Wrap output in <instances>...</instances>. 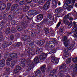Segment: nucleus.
<instances>
[{"label": "nucleus", "mask_w": 77, "mask_h": 77, "mask_svg": "<svg viewBox=\"0 0 77 77\" xmlns=\"http://www.w3.org/2000/svg\"><path fill=\"white\" fill-rule=\"evenodd\" d=\"M61 21H59L58 24H57L56 27H59L60 25V24H61Z\"/></svg>", "instance_id": "69168bd1"}, {"label": "nucleus", "mask_w": 77, "mask_h": 77, "mask_svg": "<svg viewBox=\"0 0 77 77\" xmlns=\"http://www.w3.org/2000/svg\"><path fill=\"white\" fill-rule=\"evenodd\" d=\"M48 21L47 20V18H45L40 23V24H48Z\"/></svg>", "instance_id": "6ab92c4d"}, {"label": "nucleus", "mask_w": 77, "mask_h": 77, "mask_svg": "<svg viewBox=\"0 0 77 77\" xmlns=\"http://www.w3.org/2000/svg\"><path fill=\"white\" fill-rule=\"evenodd\" d=\"M51 60L52 61H53L54 59L55 58V55H52L51 57Z\"/></svg>", "instance_id": "bf43d9fd"}, {"label": "nucleus", "mask_w": 77, "mask_h": 77, "mask_svg": "<svg viewBox=\"0 0 77 77\" xmlns=\"http://www.w3.org/2000/svg\"><path fill=\"white\" fill-rule=\"evenodd\" d=\"M62 40L63 41V44L66 47H67L70 44V39H68V38L66 36H64L62 38Z\"/></svg>", "instance_id": "f03ea898"}, {"label": "nucleus", "mask_w": 77, "mask_h": 77, "mask_svg": "<svg viewBox=\"0 0 77 77\" xmlns=\"http://www.w3.org/2000/svg\"><path fill=\"white\" fill-rule=\"evenodd\" d=\"M72 60L74 63L77 62V57L72 58Z\"/></svg>", "instance_id": "37998d69"}, {"label": "nucleus", "mask_w": 77, "mask_h": 77, "mask_svg": "<svg viewBox=\"0 0 77 77\" xmlns=\"http://www.w3.org/2000/svg\"><path fill=\"white\" fill-rule=\"evenodd\" d=\"M21 24L23 26V27L26 28L27 26V21H23L22 22Z\"/></svg>", "instance_id": "aec40b11"}, {"label": "nucleus", "mask_w": 77, "mask_h": 77, "mask_svg": "<svg viewBox=\"0 0 77 77\" xmlns=\"http://www.w3.org/2000/svg\"><path fill=\"white\" fill-rule=\"evenodd\" d=\"M29 63L30 65L29 68L26 70V71L27 72L30 71V70L32 69L34 67V65H33V63H30V60H29Z\"/></svg>", "instance_id": "0eeeda50"}, {"label": "nucleus", "mask_w": 77, "mask_h": 77, "mask_svg": "<svg viewBox=\"0 0 77 77\" xmlns=\"http://www.w3.org/2000/svg\"><path fill=\"white\" fill-rule=\"evenodd\" d=\"M35 77H41V71L39 69H37L35 71Z\"/></svg>", "instance_id": "20e7f679"}, {"label": "nucleus", "mask_w": 77, "mask_h": 77, "mask_svg": "<svg viewBox=\"0 0 77 77\" xmlns=\"http://www.w3.org/2000/svg\"><path fill=\"white\" fill-rule=\"evenodd\" d=\"M59 58L55 59L53 62L54 64H55V65L57 64V63L59 62Z\"/></svg>", "instance_id": "473e14b6"}, {"label": "nucleus", "mask_w": 77, "mask_h": 77, "mask_svg": "<svg viewBox=\"0 0 77 77\" xmlns=\"http://www.w3.org/2000/svg\"><path fill=\"white\" fill-rule=\"evenodd\" d=\"M66 2L67 4L69 5L71 3V0H66Z\"/></svg>", "instance_id": "4d7b16f0"}, {"label": "nucleus", "mask_w": 77, "mask_h": 77, "mask_svg": "<svg viewBox=\"0 0 77 77\" xmlns=\"http://www.w3.org/2000/svg\"><path fill=\"white\" fill-rule=\"evenodd\" d=\"M17 30H18V31H22V30H23V28L21 27V26H17Z\"/></svg>", "instance_id": "7c9ffc66"}, {"label": "nucleus", "mask_w": 77, "mask_h": 77, "mask_svg": "<svg viewBox=\"0 0 77 77\" xmlns=\"http://www.w3.org/2000/svg\"><path fill=\"white\" fill-rule=\"evenodd\" d=\"M12 44V42H7L6 43H4V44L3 45V48H6V47H8V46H9L10 45H11Z\"/></svg>", "instance_id": "9d476101"}, {"label": "nucleus", "mask_w": 77, "mask_h": 77, "mask_svg": "<svg viewBox=\"0 0 77 77\" xmlns=\"http://www.w3.org/2000/svg\"><path fill=\"white\" fill-rule=\"evenodd\" d=\"M11 23L12 25H15V23H16V22L15 20H13L11 21Z\"/></svg>", "instance_id": "13d9d810"}, {"label": "nucleus", "mask_w": 77, "mask_h": 77, "mask_svg": "<svg viewBox=\"0 0 77 77\" xmlns=\"http://www.w3.org/2000/svg\"><path fill=\"white\" fill-rule=\"evenodd\" d=\"M45 33L47 35L49 33V29L48 28L46 27L45 29Z\"/></svg>", "instance_id": "f704fd0d"}, {"label": "nucleus", "mask_w": 77, "mask_h": 77, "mask_svg": "<svg viewBox=\"0 0 77 77\" xmlns=\"http://www.w3.org/2000/svg\"><path fill=\"white\" fill-rule=\"evenodd\" d=\"M69 23V21L67 19H65V18H63V23L65 25H66L68 24Z\"/></svg>", "instance_id": "393cba45"}, {"label": "nucleus", "mask_w": 77, "mask_h": 77, "mask_svg": "<svg viewBox=\"0 0 77 77\" xmlns=\"http://www.w3.org/2000/svg\"><path fill=\"white\" fill-rule=\"evenodd\" d=\"M68 4H64L63 5V8L64 9H67L68 8Z\"/></svg>", "instance_id": "680f3d73"}, {"label": "nucleus", "mask_w": 77, "mask_h": 77, "mask_svg": "<svg viewBox=\"0 0 77 77\" xmlns=\"http://www.w3.org/2000/svg\"><path fill=\"white\" fill-rule=\"evenodd\" d=\"M71 63V58H69V59H67V62H66V63L68 64Z\"/></svg>", "instance_id": "3c124183"}, {"label": "nucleus", "mask_w": 77, "mask_h": 77, "mask_svg": "<svg viewBox=\"0 0 77 77\" xmlns=\"http://www.w3.org/2000/svg\"><path fill=\"white\" fill-rule=\"evenodd\" d=\"M20 62L24 64L27 62V60L26 59H21L20 60Z\"/></svg>", "instance_id": "c85d7f7f"}, {"label": "nucleus", "mask_w": 77, "mask_h": 77, "mask_svg": "<svg viewBox=\"0 0 77 77\" xmlns=\"http://www.w3.org/2000/svg\"><path fill=\"white\" fill-rule=\"evenodd\" d=\"M74 46V45H70L69 46V47H68L69 46H68V47H67V48H68V49H69V50H71V49H72L73 48V46Z\"/></svg>", "instance_id": "0e129e2a"}, {"label": "nucleus", "mask_w": 77, "mask_h": 77, "mask_svg": "<svg viewBox=\"0 0 77 77\" xmlns=\"http://www.w3.org/2000/svg\"><path fill=\"white\" fill-rule=\"evenodd\" d=\"M42 48H37L36 50L35 53L36 54H40V56H39V58L40 60H45L47 56V54L44 53L42 51Z\"/></svg>", "instance_id": "f257e3e1"}, {"label": "nucleus", "mask_w": 77, "mask_h": 77, "mask_svg": "<svg viewBox=\"0 0 77 77\" xmlns=\"http://www.w3.org/2000/svg\"><path fill=\"white\" fill-rule=\"evenodd\" d=\"M74 28L75 29H73L71 32H68L67 33L68 34H69V35H70V34H71L72 33H73V32H75L76 30H77V25H76L74 27Z\"/></svg>", "instance_id": "a211bd4d"}, {"label": "nucleus", "mask_w": 77, "mask_h": 77, "mask_svg": "<svg viewBox=\"0 0 77 77\" xmlns=\"http://www.w3.org/2000/svg\"><path fill=\"white\" fill-rule=\"evenodd\" d=\"M11 32L12 33H15L16 32V29L12 27L11 28Z\"/></svg>", "instance_id": "864d4df0"}, {"label": "nucleus", "mask_w": 77, "mask_h": 77, "mask_svg": "<svg viewBox=\"0 0 77 77\" xmlns=\"http://www.w3.org/2000/svg\"><path fill=\"white\" fill-rule=\"evenodd\" d=\"M22 10L20 8H18L17 10V14H20V13L21 11Z\"/></svg>", "instance_id": "8fccbe9b"}, {"label": "nucleus", "mask_w": 77, "mask_h": 77, "mask_svg": "<svg viewBox=\"0 0 77 77\" xmlns=\"http://www.w3.org/2000/svg\"><path fill=\"white\" fill-rule=\"evenodd\" d=\"M74 35L73 36V37L77 36V30L75 31V32L74 33Z\"/></svg>", "instance_id": "774afa93"}, {"label": "nucleus", "mask_w": 77, "mask_h": 77, "mask_svg": "<svg viewBox=\"0 0 77 77\" xmlns=\"http://www.w3.org/2000/svg\"><path fill=\"white\" fill-rule=\"evenodd\" d=\"M16 69H17L19 71H20V70H21V67L20 66L17 65L16 67Z\"/></svg>", "instance_id": "49530a36"}, {"label": "nucleus", "mask_w": 77, "mask_h": 77, "mask_svg": "<svg viewBox=\"0 0 77 77\" xmlns=\"http://www.w3.org/2000/svg\"><path fill=\"white\" fill-rule=\"evenodd\" d=\"M51 14H48V16L46 18L47 20L48 21V23H50L51 21Z\"/></svg>", "instance_id": "4468645a"}, {"label": "nucleus", "mask_w": 77, "mask_h": 77, "mask_svg": "<svg viewBox=\"0 0 77 77\" xmlns=\"http://www.w3.org/2000/svg\"><path fill=\"white\" fill-rule=\"evenodd\" d=\"M14 72L15 74H18V72H19V70L17 69H15L14 70Z\"/></svg>", "instance_id": "603ef678"}, {"label": "nucleus", "mask_w": 77, "mask_h": 77, "mask_svg": "<svg viewBox=\"0 0 77 77\" xmlns=\"http://www.w3.org/2000/svg\"><path fill=\"white\" fill-rule=\"evenodd\" d=\"M31 35L32 36H33L34 37L36 36V34L35 33V32H32L31 33Z\"/></svg>", "instance_id": "e2e57ef3"}, {"label": "nucleus", "mask_w": 77, "mask_h": 77, "mask_svg": "<svg viewBox=\"0 0 77 77\" xmlns=\"http://www.w3.org/2000/svg\"><path fill=\"white\" fill-rule=\"evenodd\" d=\"M23 40L24 41H25L27 40V39H30V35H25L24 37H23Z\"/></svg>", "instance_id": "412c9836"}, {"label": "nucleus", "mask_w": 77, "mask_h": 77, "mask_svg": "<svg viewBox=\"0 0 77 77\" xmlns=\"http://www.w3.org/2000/svg\"><path fill=\"white\" fill-rule=\"evenodd\" d=\"M6 7V3H3L1 5V6L0 7V10L2 11H3V10H4Z\"/></svg>", "instance_id": "2eb2a0df"}, {"label": "nucleus", "mask_w": 77, "mask_h": 77, "mask_svg": "<svg viewBox=\"0 0 77 77\" xmlns=\"http://www.w3.org/2000/svg\"><path fill=\"white\" fill-rule=\"evenodd\" d=\"M19 6L18 4H14L11 7V11H13L14 9H15L17 8H18V7Z\"/></svg>", "instance_id": "f3484780"}, {"label": "nucleus", "mask_w": 77, "mask_h": 77, "mask_svg": "<svg viewBox=\"0 0 77 77\" xmlns=\"http://www.w3.org/2000/svg\"><path fill=\"white\" fill-rule=\"evenodd\" d=\"M5 23H6V22H5V20H2L0 24V29H2V27L5 26Z\"/></svg>", "instance_id": "5701e85b"}, {"label": "nucleus", "mask_w": 77, "mask_h": 77, "mask_svg": "<svg viewBox=\"0 0 77 77\" xmlns=\"http://www.w3.org/2000/svg\"><path fill=\"white\" fill-rule=\"evenodd\" d=\"M51 69V66H48V67L46 69V71L47 72H49L50 71V70Z\"/></svg>", "instance_id": "ea45409f"}, {"label": "nucleus", "mask_w": 77, "mask_h": 77, "mask_svg": "<svg viewBox=\"0 0 77 77\" xmlns=\"http://www.w3.org/2000/svg\"><path fill=\"white\" fill-rule=\"evenodd\" d=\"M29 45L32 48H33L35 47V45L33 42H32L29 44Z\"/></svg>", "instance_id": "a18cd8bd"}, {"label": "nucleus", "mask_w": 77, "mask_h": 77, "mask_svg": "<svg viewBox=\"0 0 77 77\" xmlns=\"http://www.w3.org/2000/svg\"><path fill=\"white\" fill-rule=\"evenodd\" d=\"M14 17H15L14 15H9L8 17V19L10 20H12L14 18Z\"/></svg>", "instance_id": "bb28decb"}, {"label": "nucleus", "mask_w": 77, "mask_h": 77, "mask_svg": "<svg viewBox=\"0 0 77 77\" xmlns=\"http://www.w3.org/2000/svg\"><path fill=\"white\" fill-rule=\"evenodd\" d=\"M27 14H28V15L29 16V15H32L31 10H30L28 12Z\"/></svg>", "instance_id": "338daca9"}, {"label": "nucleus", "mask_w": 77, "mask_h": 77, "mask_svg": "<svg viewBox=\"0 0 77 77\" xmlns=\"http://www.w3.org/2000/svg\"><path fill=\"white\" fill-rule=\"evenodd\" d=\"M15 63H16V62H15V60H12L11 63V68H14V66H15Z\"/></svg>", "instance_id": "cd10ccee"}, {"label": "nucleus", "mask_w": 77, "mask_h": 77, "mask_svg": "<svg viewBox=\"0 0 77 77\" xmlns=\"http://www.w3.org/2000/svg\"><path fill=\"white\" fill-rule=\"evenodd\" d=\"M39 69H41V70L42 73H44L45 72V69H46V65H44L41 66Z\"/></svg>", "instance_id": "1a4fd4ad"}, {"label": "nucleus", "mask_w": 77, "mask_h": 77, "mask_svg": "<svg viewBox=\"0 0 77 77\" xmlns=\"http://www.w3.org/2000/svg\"><path fill=\"white\" fill-rule=\"evenodd\" d=\"M50 2L47 1L44 6L43 9H45V10L48 9L50 8Z\"/></svg>", "instance_id": "423d86ee"}, {"label": "nucleus", "mask_w": 77, "mask_h": 77, "mask_svg": "<svg viewBox=\"0 0 77 77\" xmlns=\"http://www.w3.org/2000/svg\"><path fill=\"white\" fill-rule=\"evenodd\" d=\"M45 41V40H42L39 42L38 44L40 45H42L44 44Z\"/></svg>", "instance_id": "2f4dec72"}, {"label": "nucleus", "mask_w": 77, "mask_h": 77, "mask_svg": "<svg viewBox=\"0 0 77 77\" xmlns=\"http://www.w3.org/2000/svg\"><path fill=\"white\" fill-rule=\"evenodd\" d=\"M63 11V9L61 7L57 8L55 9V12L57 14H60Z\"/></svg>", "instance_id": "6e6552de"}, {"label": "nucleus", "mask_w": 77, "mask_h": 77, "mask_svg": "<svg viewBox=\"0 0 77 77\" xmlns=\"http://www.w3.org/2000/svg\"><path fill=\"white\" fill-rule=\"evenodd\" d=\"M34 63H37L38 62L39 59V57H36L34 58Z\"/></svg>", "instance_id": "b1692460"}, {"label": "nucleus", "mask_w": 77, "mask_h": 77, "mask_svg": "<svg viewBox=\"0 0 77 77\" xmlns=\"http://www.w3.org/2000/svg\"><path fill=\"white\" fill-rule=\"evenodd\" d=\"M37 27L38 29H42V25L41 24H38L37 26Z\"/></svg>", "instance_id": "6e6d98bb"}, {"label": "nucleus", "mask_w": 77, "mask_h": 77, "mask_svg": "<svg viewBox=\"0 0 77 77\" xmlns=\"http://www.w3.org/2000/svg\"><path fill=\"white\" fill-rule=\"evenodd\" d=\"M10 71L9 70V68L7 67L6 68V70L5 71V73L7 75L9 74Z\"/></svg>", "instance_id": "72a5a7b5"}, {"label": "nucleus", "mask_w": 77, "mask_h": 77, "mask_svg": "<svg viewBox=\"0 0 77 77\" xmlns=\"http://www.w3.org/2000/svg\"><path fill=\"white\" fill-rule=\"evenodd\" d=\"M67 71V69L65 68L62 69V70L60 71L58 73L59 77H63L64 75L63 74V72H66Z\"/></svg>", "instance_id": "7ed1b4c3"}, {"label": "nucleus", "mask_w": 77, "mask_h": 77, "mask_svg": "<svg viewBox=\"0 0 77 77\" xmlns=\"http://www.w3.org/2000/svg\"><path fill=\"white\" fill-rule=\"evenodd\" d=\"M5 66V60L2 59L0 61V66L3 67Z\"/></svg>", "instance_id": "dca6fc26"}, {"label": "nucleus", "mask_w": 77, "mask_h": 77, "mask_svg": "<svg viewBox=\"0 0 77 77\" xmlns=\"http://www.w3.org/2000/svg\"><path fill=\"white\" fill-rule=\"evenodd\" d=\"M58 0H52V4L53 5H57V3H58Z\"/></svg>", "instance_id": "79ce46f5"}, {"label": "nucleus", "mask_w": 77, "mask_h": 77, "mask_svg": "<svg viewBox=\"0 0 77 77\" xmlns=\"http://www.w3.org/2000/svg\"><path fill=\"white\" fill-rule=\"evenodd\" d=\"M71 8H72V6L71 5H68V6L67 7V10L69 11H70L71 10Z\"/></svg>", "instance_id": "de8ad7c7"}, {"label": "nucleus", "mask_w": 77, "mask_h": 77, "mask_svg": "<svg viewBox=\"0 0 77 77\" xmlns=\"http://www.w3.org/2000/svg\"><path fill=\"white\" fill-rule=\"evenodd\" d=\"M69 53L68 52H66L65 53V55H64V57H67L68 56H69Z\"/></svg>", "instance_id": "052dcab7"}, {"label": "nucleus", "mask_w": 77, "mask_h": 77, "mask_svg": "<svg viewBox=\"0 0 77 77\" xmlns=\"http://www.w3.org/2000/svg\"><path fill=\"white\" fill-rule=\"evenodd\" d=\"M77 64H75L73 68V72L72 73V75L73 76H75V74L76 73V72L77 71Z\"/></svg>", "instance_id": "f8f14e48"}, {"label": "nucleus", "mask_w": 77, "mask_h": 77, "mask_svg": "<svg viewBox=\"0 0 77 77\" xmlns=\"http://www.w3.org/2000/svg\"><path fill=\"white\" fill-rule=\"evenodd\" d=\"M70 17L69 16V15L68 14H66L65 16H64L63 18L68 20V19H69Z\"/></svg>", "instance_id": "c03bdc74"}, {"label": "nucleus", "mask_w": 77, "mask_h": 77, "mask_svg": "<svg viewBox=\"0 0 77 77\" xmlns=\"http://www.w3.org/2000/svg\"><path fill=\"white\" fill-rule=\"evenodd\" d=\"M56 50L55 48H54L51 51H50L49 53H50V54H52V53H53V54H54L56 53Z\"/></svg>", "instance_id": "c9c22d12"}, {"label": "nucleus", "mask_w": 77, "mask_h": 77, "mask_svg": "<svg viewBox=\"0 0 77 77\" xmlns=\"http://www.w3.org/2000/svg\"><path fill=\"white\" fill-rule=\"evenodd\" d=\"M72 26V22L70 21L69 22V24H68V26L70 28V27H71V26Z\"/></svg>", "instance_id": "09e8293b"}, {"label": "nucleus", "mask_w": 77, "mask_h": 77, "mask_svg": "<svg viewBox=\"0 0 77 77\" xmlns=\"http://www.w3.org/2000/svg\"><path fill=\"white\" fill-rule=\"evenodd\" d=\"M51 44H54V43L53 42V41H51L48 42H47L46 43V47H47V45H51Z\"/></svg>", "instance_id": "c756f323"}, {"label": "nucleus", "mask_w": 77, "mask_h": 77, "mask_svg": "<svg viewBox=\"0 0 77 77\" xmlns=\"http://www.w3.org/2000/svg\"><path fill=\"white\" fill-rule=\"evenodd\" d=\"M10 57L11 59H14L18 57V55L17 54H10Z\"/></svg>", "instance_id": "ddd939ff"}, {"label": "nucleus", "mask_w": 77, "mask_h": 77, "mask_svg": "<svg viewBox=\"0 0 77 77\" xmlns=\"http://www.w3.org/2000/svg\"><path fill=\"white\" fill-rule=\"evenodd\" d=\"M31 12L32 13V15H34L36 14V10H31Z\"/></svg>", "instance_id": "5fc2aeb1"}, {"label": "nucleus", "mask_w": 77, "mask_h": 77, "mask_svg": "<svg viewBox=\"0 0 77 77\" xmlns=\"http://www.w3.org/2000/svg\"><path fill=\"white\" fill-rule=\"evenodd\" d=\"M5 33L7 35H8L9 33H11V29L9 28L6 29H5Z\"/></svg>", "instance_id": "a878e982"}, {"label": "nucleus", "mask_w": 77, "mask_h": 77, "mask_svg": "<svg viewBox=\"0 0 77 77\" xmlns=\"http://www.w3.org/2000/svg\"><path fill=\"white\" fill-rule=\"evenodd\" d=\"M18 16L19 18L22 19V18H23V17H24V14L23 13H22V12H20V14L19 15H18Z\"/></svg>", "instance_id": "e433bc0d"}, {"label": "nucleus", "mask_w": 77, "mask_h": 77, "mask_svg": "<svg viewBox=\"0 0 77 77\" xmlns=\"http://www.w3.org/2000/svg\"><path fill=\"white\" fill-rule=\"evenodd\" d=\"M29 9V6H26L25 7V8L23 9L24 12H26L27 11H28V9Z\"/></svg>", "instance_id": "a19ab883"}, {"label": "nucleus", "mask_w": 77, "mask_h": 77, "mask_svg": "<svg viewBox=\"0 0 77 77\" xmlns=\"http://www.w3.org/2000/svg\"><path fill=\"white\" fill-rule=\"evenodd\" d=\"M44 17V16L42 14H39L37 16V19L38 21H41Z\"/></svg>", "instance_id": "9b49d317"}, {"label": "nucleus", "mask_w": 77, "mask_h": 77, "mask_svg": "<svg viewBox=\"0 0 77 77\" xmlns=\"http://www.w3.org/2000/svg\"><path fill=\"white\" fill-rule=\"evenodd\" d=\"M71 14H72L73 16L77 15V12H76L75 11H72V12L69 13V15H71Z\"/></svg>", "instance_id": "4c0bfd02"}, {"label": "nucleus", "mask_w": 77, "mask_h": 77, "mask_svg": "<svg viewBox=\"0 0 77 77\" xmlns=\"http://www.w3.org/2000/svg\"><path fill=\"white\" fill-rule=\"evenodd\" d=\"M66 65L65 63L61 64L59 68V69H63L64 68H66Z\"/></svg>", "instance_id": "4be33fe9"}, {"label": "nucleus", "mask_w": 77, "mask_h": 77, "mask_svg": "<svg viewBox=\"0 0 77 77\" xmlns=\"http://www.w3.org/2000/svg\"><path fill=\"white\" fill-rule=\"evenodd\" d=\"M9 53H7V54H6V55H5L4 57L5 59H8L9 58Z\"/></svg>", "instance_id": "58836bf2"}, {"label": "nucleus", "mask_w": 77, "mask_h": 77, "mask_svg": "<svg viewBox=\"0 0 77 77\" xmlns=\"http://www.w3.org/2000/svg\"><path fill=\"white\" fill-rule=\"evenodd\" d=\"M56 72V70L55 69H53L50 72L49 75L51 77H57V76L55 75Z\"/></svg>", "instance_id": "39448f33"}]
</instances>
